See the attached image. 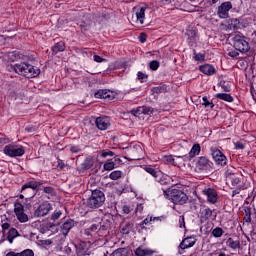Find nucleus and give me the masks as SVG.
Returning a JSON list of instances; mask_svg holds the SVG:
<instances>
[{
  "instance_id": "1",
  "label": "nucleus",
  "mask_w": 256,
  "mask_h": 256,
  "mask_svg": "<svg viewBox=\"0 0 256 256\" xmlns=\"http://www.w3.org/2000/svg\"><path fill=\"white\" fill-rule=\"evenodd\" d=\"M12 69L15 71V73L22 75L23 77H27V79L39 77V74L41 73V70H39L37 67L25 62L15 64Z\"/></svg>"
},
{
  "instance_id": "2",
  "label": "nucleus",
  "mask_w": 256,
  "mask_h": 256,
  "mask_svg": "<svg viewBox=\"0 0 256 256\" xmlns=\"http://www.w3.org/2000/svg\"><path fill=\"white\" fill-rule=\"evenodd\" d=\"M163 195L165 199H169V201H172V203H175L176 205H185V203H187L189 200L187 194L179 189L169 188L163 191Z\"/></svg>"
},
{
  "instance_id": "3",
  "label": "nucleus",
  "mask_w": 256,
  "mask_h": 256,
  "mask_svg": "<svg viewBox=\"0 0 256 256\" xmlns=\"http://www.w3.org/2000/svg\"><path fill=\"white\" fill-rule=\"evenodd\" d=\"M105 203V194L101 190H94L87 199V207L90 209H99Z\"/></svg>"
},
{
  "instance_id": "4",
  "label": "nucleus",
  "mask_w": 256,
  "mask_h": 256,
  "mask_svg": "<svg viewBox=\"0 0 256 256\" xmlns=\"http://www.w3.org/2000/svg\"><path fill=\"white\" fill-rule=\"evenodd\" d=\"M233 46L236 51H240V53H247L251 46H249V42L247 38L242 34H235L233 37Z\"/></svg>"
},
{
  "instance_id": "5",
  "label": "nucleus",
  "mask_w": 256,
  "mask_h": 256,
  "mask_svg": "<svg viewBox=\"0 0 256 256\" xmlns=\"http://www.w3.org/2000/svg\"><path fill=\"white\" fill-rule=\"evenodd\" d=\"M4 155L8 157H23L25 155V148L19 144H8L3 149Z\"/></svg>"
},
{
  "instance_id": "6",
  "label": "nucleus",
  "mask_w": 256,
  "mask_h": 256,
  "mask_svg": "<svg viewBox=\"0 0 256 256\" xmlns=\"http://www.w3.org/2000/svg\"><path fill=\"white\" fill-rule=\"evenodd\" d=\"M41 182H37V181H29L26 184H24L21 188V193H24V195H27V189H30L31 191V196H28L27 198H25V201L28 205H30L31 203V199H33V197H35V189H37V187H40Z\"/></svg>"
},
{
  "instance_id": "7",
  "label": "nucleus",
  "mask_w": 256,
  "mask_h": 256,
  "mask_svg": "<svg viewBox=\"0 0 256 256\" xmlns=\"http://www.w3.org/2000/svg\"><path fill=\"white\" fill-rule=\"evenodd\" d=\"M14 213L20 223H27L29 221V216L25 214V206L21 202L14 204Z\"/></svg>"
},
{
  "instance_id": "8",
  "label": "nucleus",
  "mask_w": 256,
  "mask_h": 256,
  "mask_svg": "<svg viewBox=\"0 0 256 256\" xmlns=\"http://www.w3.org/2000/svg\"><path fill=\"white\" fill-rule=\"evenodd\" d=\"M212 159H214L216 165H220L221 167L227 165V156L221 152V150L217 148L211 149Z\"/></svg>"
},
{
  "instance_id": "9",
  "label": "nucleus",
  "mask_w": 256,
  "mask_h": 256,
  "mask_svg": "<svg viewBox=\"0 0 256 256\" xmlns=\"http://www.w3.org/2000/svg\"><path fill=\"white\" fill-rule=\"evenodd\" d=\"M233 9L231 1L223 2L217 10V15L220 19H229V10Z\"/></svg>"
},
{
  "instance_id": "10",
  "label": "nucleus",
  "mask_w": 256,
  "mask_h": 256,
  "mask_svg": "<svg viewBox=\"0 0 256 256\" xmlns=\"http://www.w3.org/2000/svg\"><path fill=\"white\" fill-rule=\"evenodd\" d=\"M153 113H155V110L149 106H140L131 110V114L134 115V117H138V119H143V115H153Z\"/></svg>"
},
{
  "instance_id": "11",
  "label": "nucleus",
  "mask_w": 256,
  "mask_h": 256,
  "mask_svg": "<svg viewBox=\"0 0 256 256\" xmlns=\"http://www.w3.org/2000/svg\"><path fill=\"white\" fill-rule=\"evenodd\" d=\"M203 195L206 197L208 203L215 205L217 201H219V195L217 194V190L213 188H205L202 191Z\"/></svg>"
},
{
  "instance_id": "12",
  "label": "nucleus",
  "mask_w": 256,
  "mask_h": 256,
  "mask_svg": "<svg viewBox=\"0 0 256 256\" xmlns=\"http://www.w3.org/2000/svg\"><path fill=\"white\" fill-rule=\"evenodd\" d=\"M53 209L51 204L47 201L43 202L38 206V208L34 211V217H45V215L49 214V211Z\"/></svg>"
},
{
  "instance_id": "13",
  "label": "nucleus",
  "mask_w": 256,
  "mask_h": 256,
  "mask_svg": "<svg viewBox=\"0 0 256 256\" xmlns=\"http://www.w3.org/2000/svg\"><path fill=\"white\" fill-rule=\"evenodd\" d=\"M229 181H231V185L233 187H236V189H239V191H243L245 189H248L249 183H241V178L235 176V175H230L227 177Z\"/></svg>"
},
{
  "instance_id": "14",
  "label": "nucleus",
  "mask_w": 256,
  "mask_h": 256,
  "mask_svg": "<svg viewBox=\"0 0 256 256\" xmlns=\"http://www.w3.org/2000/svg\"><path fill=\"white\" fill-rule=\"evenodd\" d=\"M95 124L100 131H107L111 127V120L107 116L98 117L95 120Z\"/></svg>"
},
{
  "instance_id": "15",
  "label": "nucleus",
  "mask_w": 256,
  "mask_h": 256,
  "mask_svg": "<svg viewBox=\"0 0 256 256\" xmlns=\"http://www.w3.org/2000/svg\"><path fill=\"white\" fill-rule=\"evenodd\" d=\"M78 256L91 255V242H81L76 248Z\"/></svg>"
},
{
  "instance_id": "16",
  "label": "nucleus",
  "mask_w": 256,
  "mask_h": 256,
  "mask_svg": "<svg viewBox=\"0 0 256 256\" xmlns=\"http://www.w3.org/2000/svg\"><path fill=\"white\" fill-rule=\"evenodd\" d=\"M211 165H213V163H211L205 156L199 157L196 163V167L200 171H208Z\"/></svg>"
},
{
  "instance_id": "17",
  "label": "nucleus",
  "mask_w": 256,
  "mask_h": 256,
  "mask_svg": "<svg viewBox=\"0 0 256 256\" xmlns=\"http://www.w3.org/2000/svg\"><path fill=\"white\" fill-rule=\"evenodd\" d=\"M147 11V6H140L136 8V22H138L140 25H143L145 23V12Z\"/></svg>"
},
{
  "instance_id": "18",
  "label": "nucleus",
  "mask_w": 256,
  "mask_h": 256,
  "mask_svg": "<svg viewBox=\"0 0 256 256\" xmlns=\"http://www.w3.org/2000/svg\"><path fill=\"white\" fill-rule=\"evenodd\" d=\"M197 243V239L195 237H187L180 243V249H189L193 247Z\"/></svg>"
},
{
  "instance_id": "19",
  "label": "nucleus",
  "mask_w": 256,
  "mask_h": 256,
  "mask_svg": "<svg viewBox=\"0 0 256 256\" xmlns=\"http://www.w3.org/2000/svg\"><path fill=\"white\" fill-rule=\"evenodd\" d=\"M155 253L154 250L149 249L145 246H139L136 250H135V255L136 256H150L153 255Z\"/></svg>"
},
{
  "instance_id": "20",
  "label": "nucleus",
  "mask_w": 256,
  "mask_h": 256,
  "mask_svg": "<svg viewBox=\"0 0 256 256\" xmlns=\"http://www.w3.org/2000/svg\"><path fill=\"white\" fill-rule=\"evenodd\" d=\"M96 99H113V92H111L110 90H98L95 94H94Z\"/></svg>"
},
{
  "instance_id": "21",
  "label": "nucleus",
  "mask_w": 256,
  "mask_h": 256,
  "mask_svg": "<svg viewBox=\"0 0 256 256\" xmlns=\"http://www.w3.org/2000/svg\"><path fill=\"white\" fill-rule=\"evenodd\" d=\"M75 227V222L73 220H67L62 226H61V232L62 234L67 237L69 234V231Z\"/></svg>"
},
{
  "instance_id": "22",
  "label": "nucleus",
  "mask_w": 256,
  "mask_h": 256,
  "mask_svg": "<svg viewBox=\"0 0 256 256\" xmlns=\"http://www.w3.org/2000/svg\"><path fill=\"white\" fill-rule=\"evenodd\" d=\"M201 73H203L204 75H215V66L210 65V64H204L202 66L199 67Z\"/></svg>"
},
{
  "instance_id": "23",
  "label": "nucleus",
  "mask_w": 256,
  "mask_h": 256,
  "mask_svg": "<svg viewBox=\"0 0 256 256\" xmlns=\"http://www.w3.org/2000/svg\"><path fill=\"white\" fill-rule=\"evenodd\" d=\"M215 97L216 99H221V101H226V103H233V101H235L233 96L227 93H217L215 94Z\"/></svg>"
},
{
  "instance_id": "24",
  "label": "nucleus",
  "mask_w": 256,
  "mask_h": 256,
  "mask_svg": "<svg viewBox=\"0 0 256 256\" xmlns=\"http://www.w3.org/2000/svg\"><path fill=\"white\" fill-rule=\"evenodd\" d=\"M6 256H35V253L31 249H26L22 252H8Z\"/></svg>"
},
{
  "instance_id": "25",
  "label": "nucleus",
  "mask_w": 256,
  "mask_h": 256,
  "mask_svg": "<svg viewBox=\"0 0 256 256\" xmlns=\"http://www.w3.org/2000/svg\"><path fill=\"white\" fill-rule=\"evenodd\" d=\"M93 158H86L83 163L80 165V171H87V169H91L93 167Z\"/></svg>"
},
{
  "instance_id": "26",
  "label": "nucleus",
  "mask_w": 256,
  "mask_h": 256,
  "mask_svg": "<svg viewBox=\"0 0 256 256\" xmlns=\"http://www.w3.org/2000/svg\"><path fill=\"white\" fill-rule=\"evenodd\" d=\"M227 245L230 247V249H233L234 251L237 249H241V242L239 240H234L233 238H228Z\"/></svg>"
},
{
  "instance_id": "27",
  "label": "nucleus",
  "mask_w": 256,
  "mask_h": 256,
  "mask_svg": "<svg viewBox=\"0 0 256 256\" xmlns=\"http://www.w3.org/2000/svg\"><path fill=\"white\" fill-rule=\"evenodd\" d=\"M52 51L54 55H57V53H61L62 51H65V42L60 41L56 43L54 46H52Z\"/></svg>"
},
{
  "instance_id": "28",
  "label": "nucleus",
  "mask_w": 256,
  "mask_h": 256,
  "mask_svg": "<svg viewBox=\"0 0 256 256\" xmlns=\"http://www.w3.org/2000/svg\"><path fill=\"white\" fill-rule=\"evenodd\" d=\"M199 153H201V145L194 144L189 152V157H196V155H199Z\"/></svg>"
},
{
  "instance_id": "29",
  "label": "nucleus",
  "mask_w": 256,
  "mask_h": 256,
  "mask_svg": "<svg viewBox=\"0 0 256 256\" xmlns=\"http://www.w3.org/2000/svg\"><path fill=\"white\" fill-rule=\"evenodd\" d=\"M123 177V172L121 170H114L109 174V178L112 181H117L118 179H121Z\"/></svg>"
},
{
  "instance_id": "30",
  "label": "nucleus",
  "mask_w": 256,
  "mask_h": 256,
  "mask_svg": "<svg viewBox=\"0 0 256 256\" xmlns=\"http://www.w3.org/2000/svg\"><path fill=\"white\" fill-rule=\"evenodd\" d=\"M104 171H113L115 169V161L108 159L103 165Z\"/></svg>"
},
{
  "instance_id": "31",
  "label": "nucleus",
  "mask_w": 256,
  "mask_h": 256,
  "mask_svg": "<svg viewBox=\"0 0 256 256\" xmlns=\"http://www.w3.org/2000/svg\"><path fill=\"white\" fill-rule=\"evenodd\" d=\"M18 235H19V232H17V229L15 228L10 229L7 236L9 243H13V239H15V237H17Z\"/></svg>"
},
{
  "instance_id": "32",
  "label": "nucleus",
  "mask_w": 256,
  "mask_h": 256,
  "mask_svg": "<svg viewBox=\"0 0 256 256\" xmlns=\"http://www.w3.org/2000/svg\"><path fill=\"white\" fill-rule=\"evenodd\" d=\"M175 157H177V159H181V156L168 155L163 157V161L164 163H171L172 165H177L175 163Z\"/></svg>"
},
{
  "instance_id": "33",
  "label": "nucleus",
  "mask_w": 256,
  "mask_h": 256,
  "mask_svg": "<svg viewBox=\"0 0 256 256\" xmlns=\"http://www.w3.org/2000/svg\"><path fill=\"white\" fill-rule=\"evenodd\" d=\"M144 171H146V173H149V175L154 177V179H157V177H159V173H157L155 168H153L151 166L144 167Z\"/></svg>"
},
{
  "instance_id": "34",
  "label": "nucleus",
  "mask_w": 256,
  "mask_h": 256,
  "mask_svg": "<svg viewBox=\"0 0 256 256\" xmlns=\"http://www.w3.org/2000/svg\"><path fill=\"white\" fill-rule=\"evenodd\" d=\"M223 233L224 231L223 228L221 227H216L215 229L212 230V235L213 237H216V239L219 237H223Z\"/></svg>"
},
{
  "instance_id": "35",
  "label": "nucleus",
  "mask_w": 256,
  "mask_h": 256,
  "mask_svg": "<svg viewBox=\"0 0 256 256\" xmlns=\"http://www.w3.org/2000/svg\"><path fill=\"white\" fill-rule=\"evenodd\" d=\"M100 157H103V159L107 158V157H115V152L110 151V150H102L99 153Z\"/></svg>"
},
{
  "instance_id": "36",
  "label": "nucleus",
  "mask_w": 256,
  "mask_h": 256,
  "mask_svg": "<svg viewBox=\"0 0 256 256\" xmlns=\"http://www.w3.org/2000/svg\"><path fill=\"white\" fill-rule=\"evenodd\" d=\"M186 35L190 41H195L197 39V32L195 30H187Z\"/></svg>"
},
{
  "instance_id": "37",
  "label": "nucleus",
  "mask_w": 256,
  "mask_h": 256,
  "mask_svg": "<svg viewBox=\"0 0 256 256\" xmlns=\"http://www.w3.org/2000/svg\"><path fill=\"white\" fill-rule=\"evenodd\" d=\"M219 86L223 91H225V93H229V91H231V86H229V83H226L225 81H221Z\"/></svg>"
},
{
  "instance_id": "38",
  "label": "nucleus",
  "mask_w": 256,
  "mask_h": 256,
  "mask_svg": "<svg viewBox=\"0 0 256 256\" xmlns=\"http://www.w3.org/2000/svg\"><path fill=\"white\" fill-rule=\"evenodd\" d=\"M202 101V105H204V107H210V109H213V107H215V104H213V102H210L207 96H204L202 98Z\"/></svg>"
},
{
  "instance_id": "39",
  "label": "nucleus",
  "mask_w": 256,
  "mask_h": 256,
  "mask_svg": "<svg viewBox=\"0 0 256 256\" xmlns=\"http://www.w3.org/2000/svg\"><path fill=\"white\" fill-rule=\"evenodd\" d=\"M202 215L203 217H205V219H209V217L213 215V210H211L210 208H205L204 210H202Z\"/></svg>"
},
{
  "instance_id": "40",
  "label": "nucleus",
  "mask_w": 256,
  "mask_h": 256,
  "mask_svg": "<svg viewBox=\"0 0 256 256\" xmlns=\"http://www.w3.org/2000/svg\"><path fill=\"white\" fill-rule=\"evenodd\" d=\"M194 59L195 61H200V63H202V61H205V54H201V53H198L195 52L194 50Z\"/></svg>"
},
{
  "instance_id": "41",
  "label": "nucleus",
  "mask_w": 256,
  "mask_h": 256,
  "mask_svg": "<svg viewBox=\"0 0 256 256\" xmlns=\"http://www.w3.org/2000/svg\"><path fill=\"white\" fill-rule=\"evenodd\" d=\"M152 221H153V218L148 216L144 221L140 223V227L142 229H145V225H149V223H151Z\"/></svg>"
},
{
  "instance_id": "42",
  "label": "nucleus",
  "mask_w": 256,
  "mask_h": 256,
  "mask_svg": "<svg viewBox=\"0 0 256 256\" xmlns=\"http://www.w3.org/2000/svg\"><path fill=\"white\" fill-rule=\"evenodd\" d=\"M137 77H138L139 81H141L143 83V81H146V79H148L149 76H147V74L139 71L137 73Z\"/></svg>"
},
{
  "instance_id": "43",
  "label": "nucleus",
  "mask_w": 256,
  "mask_h": 256,
  "mask_svg": "<svg viewBox=\"0 0 256 256\" xmlns=\"http://www.w3.org/2000/svg\"><path fill=\"white\" fill-rule=\"evenodd\" d=\"M150 69L157 71L159 69V63L156 60L150 62Z\"/></svg>"
},
{
  "instance_id": "44",
  "label": "nucleus",
  "mask_w": 256,
  "mask_h": 256,
  "mask_svg": "<svg viewBox=\"0 0 256 256\" xmlns=\"http://www.w3.org/2000/svg\"><path fill=\"white\" fill-rule=\"evenodd\" d=\"M43 191H44V193H47L48 195H53V193H55V189L51 186L44 187Z\"/></svg>"
},
{
  "instance_id": "45",
  "label": "nucleus",
  "mask_w": 256,
  "mask_h": 256,
  "mask_svg": "<svg viewBox=\"0 0 256 256\" xmlns=\"http://www.w3.org/2000/svg\"><path fill=\"white\" fill-rule=\"evenodd\" d=\"M62 213L61 211H56L54 213H52L51 219L53 221H57V219H59L61 217Z\"/></svg>"
},
{
  "instance_id": "46",
  "label": "nucleus",
  "mask_w": 256,
  "mask_h": 256,
  "mask_svg": "<svg viewBox=\"0 0 256 256\" xmlns=\"http://www.w3.org/2000/svg\"><path fill=\"white\" fill-rule=\"evenodd\" d=\"M93 59H94V61H95L96 63H103L104 61H107V60H105V58H102V57L99 56V55H94V56H93Z\"/></svg>"
},
{
  "instance_id": "47",
  "label": "nucleus",
  "mask_w": 256,
  "mask_h": 256,
  "mask_svg": "<svg viewBox=\"0 0 256 256\" xmlns=\"http://www.w3.org/2000/svg\"><path fill=\"white\" fill-rule=\"evenodd\" d=\"M122 211L125 215H129L131 213V207H129L128 205H124L122 207Z\"/></svg>"
},
{
  "instance_id": "48",
  "label": "nucleus",
  "mask_w": 256,
  "mask_h": 256,
  "mask_svg": "<svg viewBox=\"0 0 256 256\" xmlns=\"http://www.w3.org/2000/svg\"><path fill=\"white\" fill-rule=\"evenodd\" d=\"M179 227L182 229V227H185V216L179 217Z\"/></svg>"
},
{
  "instance_id": "49",
  "label": "nucleus",
  "mask_w": 256,
  "mask_h": 256,
  "mask_svg": "<svg viewBox=\"0 0 256 256\" xmlns=\"http://www.w3.org/2000/svg\"><path fill=\"white\" fill-rule=\"evenodd\" d=\"M139 41L140 43H145V41H147V35H145V33H141L139 36Z\"/></svg>"
},
{
  "instance_id": "50",
  "label": "nucleus",
  "mask_w": 256,
  "mask_h": 256,
  "mask_svg": "<svg viewBox=\"0 0 256 256\" xmlns=\"http://www.w3.org/2000/svg\"><path fill=\"white\" fill-rule=\"evenodd\" d=\"M228 55H229V57H233V58L239 57V52L232 50V51L228 52Z\"/></svg>"
},
{
  "instance_id": "51",
  "label": "nucleus",
  "mask_w": 256,
  "mask_h": 256,
  "mask_svg": "<svg viewBox=\"0 0 256 256\" xmlns=\"http://www.w3.org/2000/svg\"><path fill=\"white\" fill-rule=\"evenodd\" d=\"M235 149H245V145L242 142H236Z\"/></svg>"
},
{
  "instance_id": "52",
  "label": "nucleus",
  "mask_w": 256,
  "mask_h": 256,
  "mask_svg": "<svg viewBox=\"0 0 256 256\" xmlns=\"http://www.w3.org/2000/svg\"><path fill=\"white\" fill-rule=\"evenodd\" d=\"M89 231H91L92 233H95V231H97L99 229V224H94L92 225L90 228H88Z\"/></svg>"
},
{
  "instance_id": "53",
  "label": "nucleus",
  "mask_w": 256,
  "mask_h": 256,
  "mask_svg": "<svg viewBox=\"0 0 256 256\" xmlns=\"http://www.w3.org/2000/svg\"><path fill=\"white\" fill-rule=\"evenodd\" d=\"M70 151H71L72 153H79V151H81V149L79 148V146H72V147L70 148Z\"/></svg>"
},
{
  "instance_id": "54",
  "label": "nucleus",
  "mask_w": 256,
  "mask_h": 256,
  "mask_svg": "<svg viewBox=\"0 0 256 256\" xmlns=\"http://www.w3.org/2000/svg\"><path fill=\"white\" fill-rule=\"evenodd\" d=\"M143 211V204H138L136 207V213H141Z\"/></svg>"
},
{
  "instance_id": "55",
  "label": "nucleus",
  "mask_w": 256,
  "mask_h": 256,
  "mask_svg": "<svg viewBox=\"0 0 256 256\" xmlns=\"http://www.w3.org/2000/svg\"><path fill=\"white\" fill-rule=\"evenodd\" d=\"M9 227H11V225H9V223H4V224H2V229H3L4 231H7V230L9 229Z\"/></svg>"
},
{
  "instance_id": "56",
  "label": "nucleus",
  "mask_w": 256,
  "mask_h": 256,
  "mask_svg": "<svg viewBox=\"0 0 256 256\" xmlns=\"http://www.w3.org/2000/svg\"><path fill=\"white\" fill-rule=\"evenodd\" d=\"M215 256H227V254H225V252L217 251L215 252Z\"/></svg>"
},
{
  "instance_id": "57",
  "label": "nucleus",
  "mask_w": 256,
  "mask_h": 256,
  "mask_svg": "<svg viewBox=\"0 0 256 256\" xmlns=\"http://www.w3.org/2000/svg\"><path fill=\"white\" fill-rule=\"evenodd\" d=\"M65 253L66 255H71V247L69 246L65 247Z\"/></svg>"
},
{
  "instance_id": "58",
  "label": "nucleus",
  "mask_w": 256,
  "mask_h": 256,
  "mask_svg": "<svg viewBox=\"0 0 256 256\" xmlns=\"http://www.w3.org/2000/svg\"><path fill=\"white\" fill-rule=\"evenodd\" d=\"M241 190H239V188H237L236 190L232 191V197H235V195H239Z\"/></svg>"
},
{
  "instance_id": "59",
  "label": "nucleus",
  "mask_w": 256,
  "mask_h": 256,
  "mask_svg": "<svg viewBox=\"0 0 256 256\" xmlns=\"http://www.w3.org/2000/svg\"><path fill=\"white\" fill-rule=\"evenodd\" d=\"M84 235L89 237V235H93V232L91 230H89V228H88L87 230H85Z\"/></svg>"
},
{
  "instance_id": "60",
  "label": "nucleus",
  "mask_w": 256,
  "mask_h": 256,
  "mask_svg": "<svg viewBox=\"0 0 256 256\" xmlns=\"http://www.w3.org/2000/svg\"><path fill=\"white\" fill-rule=\"evenodd\" d=\"M25 193H26V194H24V195L26 196V199H27V197H31V189H27V190L25 191Z\"/></svg>"
},
{
  "instance_id": "61",
  "label": "nucleus",
  "mask_w": 256,
  "mask_h": 256,
  "mask_svg": "<svg viewBox=\"0 0 256 256\" xmlns=\"http://www.w3.org/2000/svg\"><path fill=\"white\" fill-rule=\"evenodd\" d=\"M58 167H59L60 169H63V168L65 167V163H63V161H59V162H58Z\"/></svg>"
},
{
  "instance_id": "62",
  "label": "nucleus",
  "mask_w": 256,
  "mask_h": 256,
  "mask_svg": "<svg viewBox=\"0 0 256 256\" xmlns=\"http://www.w3.org/2000/svg\"><path fill=\"white\" fill-rule=\"evenodd\" d=\"M251 237H252L253 239H256V229H253V230L251 231Z\"/></svg>"
},
{
  "instance_id": "63",
  "label": "nucleus",
  "mask_w": 256,
  "mask_h": 256,
  "mask_svg": "<svg viewBox=\"0 0 256 256\" xmlns=\"http://www.w3.org/2000/svg\"><path fill=\"white\" fill-rule=\"evenodd\" d=\"M51 240H44L43 245H51Z\"/></svg>"
},
{
  "instance_id": "64",
  "label": "nucleus",
  "mask_w": 256,
  "mask_h": 256,
  "mask_svg": "<svg viewBox=\"0 0 256 256\" xmlns=\"http://www.w3.org/2000/svg\"><path fill=\"white\" fill-rule=\"evenodd\" d=\"M98 227H99V230H100V231H101V229H102V231H107V226H101V225H99Z\"/></svg>"
}]
</instances>
